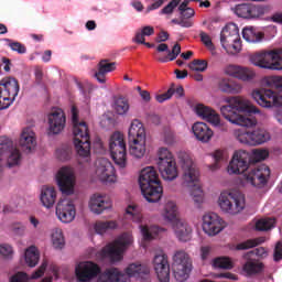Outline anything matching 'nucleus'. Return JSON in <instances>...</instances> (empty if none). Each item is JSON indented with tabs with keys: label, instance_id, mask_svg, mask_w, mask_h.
I'll use <instances>...</instances> for the list:
<instances>
[{
	"label": "nucleus",
	"instance_id": "nucleus-49",
	"mask_svg": "<svg viewBox=\"0 0 282 282\" xmlns=\"http://www.w3.org/2000/svg\"><path fill=\"white\" fill-rule=\"evenodd\" d=\"M213 265L214 268H220L223 270H232L234 268V264L230 258H226V257L214 259Z\"/></svg>",
	"mask_w": 282,
	"mask_h": 282
},
{
	"label": "nucleus",
	"instance_id": "nucleus-10",
	"mask_svg": "<svg viewBox=\"0 0 282 282\" xmlns=\"http://www.w3.org/2000/svg\"><path fill=\"white\" fill-rule=\"evenodd\" d=\"M220 43L228 54L241 52V36L236 24H227L220 32Z\"/></svg>",
	"mask_w": 282,
	"mask_h": 282
},
{
	"label": "nucleus",
	"instance_id": "nucleus-1",
	"mask_svg": "<svg viewBox=\"0 0 282 282\" xmlns=\"http://www.w3.org/2000/svg\"><path fill=\"white\" fill-rule=\"evenodd\" d=\"M225 102L227 105L220 107V112L231 124L247 128L257 126V119L254 117L243 116V113H259V108L252 106L250 101L241 97H227L225 98Z\"/></svg>",
	"mask_w": 282,
	"mask_h": 282
},
{
	"label": "nucleus",
	"instance_id": "nucleus-9",
	"mask_svg": "<svg viewBox=\"0 0 282 282\" xmlns=\"http://www.w3.org/2000/svg\"><path fill=\"white\" fill-rule=\"evenodd\" d=\"M223 213L239 215L246 208V198L239 192H223L218 198Z\"/></svg>",
	"mask_w": 282,
	"mask_h": 282
},
{
	"label": "nucleus",
	"instance_id": "nucleus-8",
	"mask_svg": "<svg viewBox=\"0 0 282 282\" xmlns=\"http://www.w3.org/2000/svg\"><path fill=\"white\" fill-rule=\"evenodd\" d=\"M133 243V236L129 232L122 234L112 243L106 246L101 250V257L104 259H110L112 263L116 261H122V253Z\"/></svg>",
	"mask_w": 282,
	"mask_h": 282
},
{
	"label": "nucleus",
	"instance_id": "nucleus-32",
	"mask_svg": "<svg viewBox=\"0 0 282 282\" xmlns=\"http://www.w3.org/2000/svg\"><path fill=\"white\" fill-rule=\"evenodd\" d=\"M156 52H166L167 55L163 57H158L159 63H169L170 61H175L180 54H182V46L180 43L174 44L172 51L169 50V44L161 43L156 46Z\"/></svg>",
	"mask_w": 282,
	"mask_h": 282
},
{
	"label": "nucleus",
	"instance_id": "nucleus-38",
	"mask_svg": "<svg viewBox=\"0 0 282 282\" xmlns=\"http://www.w3.org/2000/svg\"><path fill=\"white\" fill-rule=\"evenodd\" d=\"M140 228L144 241H152V239H156V237H160V235L165 231L164 228H160L158 226L149 227L141 225Z\"/></svg>",
	"mask_w": 282,
	"mask_h": 282
},
{
	"label": "nucleus",
	"instance_id": "nucleus-6",
	"mask_svg": "<svg viewBox=\"0 0 282 282\" xmlns=\"http://www.w3.org/2000/svg\"><path fill=\"white\" fill-rule=\"evenodd\" d=\"M128 140L130 144V155L133 158H144L147 153V130L140 120L134 119L128 131Z\"/></svg>",
	"mask_w": 282,
	"mask_h": 282
},
{
	"label": "nucleus",
	"instance_id": "nucleus-64",
	"mask_svg": "<svg viewBox=\"0 0 282 282\" xmlns=\"http://www.w3.org/2000/svg\"><path fill=\"white\" fill-rule=\"evenodd\" d=\"M47 269V262H43L39 270H36L32 275L31 279H41L43 274H45V270Z\"/></svg>",
	"mask_w": 282,
	"mask_h": 282
},
{
	"label": "nucleus",
	"instance_id": "nucleus-28",
	"mask_svg": "<svg viewBox=\"0 0 282 282\" xmlns=\"http://www.w3.org/2000/svg\"><path fill=\"white\" fill-rule=\"evenodd\" d=\"M57 186L64 195L74 193V172L68 167H62L57 173Z\"/></svg>",
	"mask_w": 282,
	"mask_h": 282
},
{
	"label": "nucleus",
	"instance_id": "nucleus-61",
	"mask_svg": "<svg viewBox=\"0 0 282 282\" xmlns=\"http://www.w3.org/2000/svg\"><path fill=\"white\" fill-rule=\"evenodd\" d=\"M13 252L12 246L8 243L0 245V254H2V257L10 258Z\"/></svg>",
	"mask_w": 282,
	"mask_h": 282
},
{
	"label": "nucleus",
	"instance_id": "nucleus-45",
	"mask_svg": "<svg viewBox=\"0 0 282 282\" xmlns=\"http://www.w3.org/2000/svg\"><path fill=\"white\" fill-rule=\"evenodd\" d=\"M155 29L151 25L143 26L141 31H138L133 37V43H144L145 36H153Z\"/></svg>",
	"mask_w": 282,
	"mask_h": 282
},
{
	"label": "nucleus",
	"instance_id": "nucleus-34",
	"mask_svg": "<svg viewBox=\"0 0 282 282\" xmlns=\"http://www.w3.org/2000/svg\"><path fill=\"white\" fill-rule=\"evenodd\" d=\"M192 131L195 138L199 140V142H210L214 135L213 130L205 122L194 123L192 127Z\"/></svg>",
	"mask_w": 282,
	"mask_h": 282
},
{
	"label": "nucleus",
	"instance_id": "nucleus-20",
	"mask_svg": "<svg viewBox=\"0 0 282 282\" xmlns=\"http://www.w3.org/2000/svg\"><path fill=\"white\" fill-rule=\"evenodd\" d=\"M96 175L100 182L113 184L116 182V167L109 159L101 158L96 161Z\"/></svg>",
	"mask_w": 282,
	"mask_h": 282
},
{
	"label": "nucleus",
	"instance_id": "nucleus-23",
	"mask_svg": "<svg viewBox=\"0 0 282 282\" xmlns=\"http://www.w3.org/2000/svg\"><path fill=\"white\" fill-rule=\"evenodd\" d=\"M56 215L63 224H72L76 219V206L69 198H62L56 205Z\"/></svg>",
	"mask_w": 282,
	"mask_h": 282
},
{
	"label": "nucleus",
	"instance_id": "nucleus-25",
	"mask_svg": "<svg viewBox=\"0 0 282 282\" xmlns=\"http://www.w3.org/2000/svg\"><path fill=\"white\" fill-rule=\"evenodd\" d=\"M153 265L160 282L171 281V265L166 253L156 254L153 259Z\"/></svg>",
	"mask_w": 282,
	"mask_h": 282
},
{
	"label": "nucleus",
	"instance_id": "nucleus-24",
	"mask_svg": "<svg viewBox=\"0 0 282 282\" xmlns=\"http://www.w3.org/2000/svg\"><path fill=\"white\" fill-rule=\"evenodd\" d=\"M75 274L79 282H89L100 276V267L91 261L82 262L75 268Z\"/></svg>",
	"mask_w": 282,
	"mask_h": 282
},
{
	"label": "nucleus",
	"instance_id": "nucleus-26",
	"mask_svg": "<svg viewBox=\"0 0 282 282\" xmlns=\"http://www.w3.org/2000/svg\"><path fill=\"white\" fill-rule=\"evenodd\" d=\"M203 230L209 237H215V235H219L220 230H224V220L215 213L206 214L203 217Z\"/></svg>",
	"mask_w": 282,
	"mask_h": 282
},
{
	"label": "nucleus",
	"instance_id": "nucleus-27",
	"mask_svg": "<svg viewBox=\"0 0 282 282\" xmlns=\"http://www.w3.org/2000/svg\"><path fill=\"white\" fill-rule=\"evenodd\" d=\"M225 74H227V76H231L232 78H237L238 80H242V83H250L257 78V73L254 69L239 65L227 66L225 68Z\"/></svg>",
	"mask_w": 282,
	"mask_h": 282
},
{
	"label": "nucleus",
	"instance_id": "nucleus-47",
	"mask_svg": "<svg viewBox=\"0 0 282 282\" xmlns=\"http://www.w3.org/2000/svg\"><path fill=\"white\" fill-rule=\"evenodd\" d=\"M52 243L56 250H63V248H65V237L63 236V230L55 229L53 231Z\"/></svg>",
	"mask_w": 282,
	"mask_h": 282
},
{
	"label": "nucleus",
	"instance_id": "nucleus-39",
	"mask_svg": "<svg viewBox=\"0 0 282 282\" xmlns=\"http://www.w3.org/2000/svg\"><path fill=\"white\" fill-rule=\"evenodd\" d=\"M242 39H245L247 43H259L263 39V33L257 31L254 26H246L242 30Z\"/></svg>",
	"mask_w": 282,
	"mask_h": 282
},
{
	"label": "nucleus",
	"instance_id": "nucleus-51",
	"mask_svg": "<svg viewBox=\"0 0 282 282\" xmlns=\"http://www.w3.org/2000/svg\"><path fill=\"white\" fill-rule=\"evenodd\" d=\"M126 213L130 215L131 219L137 224H140V221H142V213L140 212V207H138V205L128 206Z\"/></svg>",
	"mask_w": 282,
	"mask_h": 282
},
{
	"label": "nucleus",
	"instance_id": "nucleus-7",
	"mask_svg": "<svg viewBox=\"0 0 282 282\" xmlns=\"http://www.w3.org/2000/svg\"><path fill=\"white\" fill-rule=\"evenodd\" d=\"M252 98L256 102L264 109H272V107H280L275 112V120L282 124V96L272 89H257L252 91Z\"/></svg>",
	"mask_w": 282,
	"mask_h": 282
},
{
	"label": "nucleus",
	"instance_id": "nucleus-56",
	"mask_svg": "<svg viewBox=\"0 0 282 282\" xmlns=\"http://www.w3.org/2000/svg\"><path fill=\"white\" fill-rule=\"evenodd\" d=\"M182 0H172L161 10V14H173V10L180 6Z\"/></svg>",
	"mask_w": 282,
	"mask_h": 282
},
{
	"label": "nucleus",
	"instance_id": "nucleus-33",
	"mask_svg": "<svg viewBox=\"0 0 282 282\" xmlns=\"http://www.w3.org/2000/svg\"><path fill=\"white\" fill-rule=\"evenodd\" d=\"M116 72V62H109V59H101L97 65V72L95 73V78L98 83L105 85L107 83V74Z\"/></svg>",
	"mask_w": 282,
	"mask_h": 282
},
{
	"label": "nucleus",
	"instance_id": "nucleus-59",
	"mask_svg": "<svg viewBox=\"0 0 282 282\" xmlns=\"http://www.w3.org/2000/svg\"><path fill=\"white\" fill-rule=\"evenodd\" d=\"M173 94H175V88H173V87L169 88L166 93L158 95L155 97L156 101L158 102H164L166 100H170V98H173Z\"/></svg>",
	"mask_w": 282,
	"mask_h": 282
},
{
	"label": "nucleus",
	"instance_id": "nucleus-37",
	"mask_svg": "<svg viewBox=\"0 0 282 282\" xmlns=\"http://www.w3.org/2000/svg\"><path fill=\"white\" fill-rule=\"evenodd\" d=\"M40 199L45 208H52L56 204V189L52 186H43Z\"/></svg>",
	"mask_w": 282,
	"mask_h": 282
},
{
	"label": "nucleus",
	"instance_id": "nucleus-40",
	"mask_svg": "<svg viewBox=\"0 0 282 282\" xmlns=\"http://www.w3.org/2000/svg\"><path fill=\"white\" fill-rule=\"evenodd\" d=\"M163 218L165 219V221H180V219H177V205L173 202V200H169L163 209Z\"/></svg>",
	"mask_w": 282,
	"mask_h": 282
},
{
	"label": "nucleus",
	"instance_id": "nucleus-55",
	"mask_svg": "<svg viewBox=\"0 0 282 282\" xmlns=\"http://www.w3.org/2000/svg\"><path fill=\"white\" fill-rule=\"evenodd\" d=\"M267 85L282 91V76L275 75L267 78Z\"/></svg>",
	"mask_w": 282,
	"mask_h": 282
},
{
	"label": "nucleus",
	"instance_id": "nucleus-41",
	"mask_svg": "<svg viewBox=\"0 0 282 282\" xmlns=\"http://www.w3.org/2000/svg\"><path fill=\"white\" fill-rule=\"evenodd\" d=\"M242 271L247 276H252V274H259V272H263V263L259 261L248 260L243 267Z\"/></svg>",
	"mask_w": 282,
	"mask_h": 282
},
{
	"label": "nucleus",
	"instance_id": "nucleus-50",
	"mask_svg": "<svg viewBox=\"0 0 282 282\" xmlns=\"http://www.w3.org/2000/svg\"><path fill=\"white\" fill-rule=\"evenodd\" d=\"M126 213L130 215L131 219L137 224H140V221H142V213L140 212V207H138V205L128 206Z\"/></svg>",
	"mask_w": 282,
	"mask_h": 282
},
{
	"label": "nucleus",
	"instance_id": "nucleus-2",
	"mask_svg": "<svg viewBox=\"0 0 282 282\" xmlns=\"http://www.w3.org/2000/svg\"><path fill=\"white\" fill-rule=\"evenodd\" d=\"M131 276L142 282L151 281V269L149 265L141 263L129 264L126 273L116 268H110L98 275L97 282H130Z\"/></svg>",
	"mask_w": 282,
	"mask_h": 282
},
{
	"label": "nucleus",
	"instance_id": "nucleus-52",
	"mask_svg": "<svg viewBox=\"0 0 282 282\" xmlns=\"http://www.w3.org/2000/svg\"><path fill=\"white\" fill-rule=\"evenodd\" d=\"M193 72H206L208 69V62L205 59H194L188 65Z\"/></svg>",
	"mask_w": 282,
	"mask_h": 282
},
{
	"label": "nucleus",
	"instance_id": "nucleus-63",
	"mask_svg": "<svg viewBox=\"0 0 282 282\" xmlns=\"http://www.w3.org/2000/svg\"><path fill=\"white\" fill-rule=\"evenodd\" d=\"M273 260L279 262L282 261V242L279 241L275 245L274 252H273Z\"/></svg>",
	"mask_w": 282,
	"mask_h": 282
},
{
	"label": "nucleus",
	"instance_id": "nucleus-30",
	"mask_svg": "<svg viewBox=\"0 0 282 282\" xmlns=\"http://www.w3.org/2000/svg\"><path fill=\"white\" fill-rule=\"evenodd\" d=\"M173 230L176 239L183 243H186L193 239V228L182 219L176 220L173 224Z\"/></svg>",
	"mask_w": 282,
	"mask_h": 282
},
{
	"label": "nucleus",
	"instance_id": "nucleus-14",
	"mask_svg": "<svg viewBox=\"0 0 282 282\" xmlns=\"http://www.w3.org/2000/svg\"><path fill=\"white\" fill-rule=\"evenodd\" d=\"M109 151L111 158L119 169L127 167V143L124 142V135L120 132H115L110 137Z\"/></svg>",
	"mask_w": 282,
	"mask_h": 282
},
{
	"label": "nucleus",
	"instance_id": "nucleus-31",
	"mask_svg": "<svg viewBox=\"0 0 282 282\" xmlns=\"http://www.w3.org/2000/svg\"><path fill=\"white\" fill-rule=\"evenodd\" d=\"M89 208L95 215H100L107 208H111V202L105 195L95 194L90 197Z\"/></svg>",
	"mask_w": 282,
	"mask_h": 282
},
{
	"label": "nucleus",
	"instance_id": "nucleus-13",
	"mask_svg": "<svg viewBox=\"0 0 282 282\" xmlns=\"http://www.w3.org/2000/svg\"><path fill=\"white\" fill-rule=\"evenodd\" d=\"M19 80L14 77H4L0 80V110L8 109L19 96Z\"/></svg>",
	"mask_w": 282,
	"mask_h": 282
},
{
	"label": "nucleus",
	"instance_id": "nucleus-54",
	"mask_svg": "<svg viewBox=\"0 0 282 282\" xmlns=\"http://www.w3.org/2000/svg\"><path fill=\"white\" fill-rule=\"evenodd\" d=\"M268 155H270V152H268V150H253L251 155V164H253L254 162H263V160H265Z\"/></svg>",
	"mask_w": 282,
	"mask_h": 282
},
{
	"label": "nucleus",
	"instance_id": "nucleus-11",
	"mask_svg": "<svg viewBox=\"0 0 282 282\" xmlns=\"http://www.w3.org/2000/svg\"><path fill=\"white\" fill-rule=\"evenodd\" d=\"M159 171L163 180L167 182H173V180H177V163L175 159H173V154L166 148H161L159 150V162H158Z\"/></svg>",
	"mask_w": 282,
	"mask_h": 282
},
{
	"label": "nucleus",
	"instance_id": "nucleus-62",
	"mask_svg": "<svg viewBox=\"0 0 282 282\" xmlns=\"http://www.w3.org/2000/svg\"><path fill=\"white\" fill-rule=\"evenodd\" d=\"M275 61H274V70L282 69V48H275Z\"/></svg>",
	"mask_w": 282,
	"mask_h": 282
},
{
	"label": "nucleus",
	"instance_id": "nucleus-60",
	"mask_svg": "<svg viewBox=\"0 0 282 282\" xmlns=\"http://www.w3.org/2000/svg\"><path fill=\"white\" fill-rule=\"evenodd\" d=\"M30 276L25 272H18L11 279L10 282H28Z\"/></svg>",
	"mask_w": 282,
	"mask_h": 282
},
{
	"label": "nucleus",
	"instance_id": "nucleus-48",
	"mask_svg": "<svg viewBox=\"0 0 282 282\" xmlns=\"http://www.w3.org/2000/svg\"><path fill=\"white\" fill-rule=\"evenodd\" d=\"M115 111L118 116H124L129 111V100L124 97H119L115 100Z\"/></svg>",
	"mask_w": 282,
	"mask_h": 282
},
{
	"label": "nucleus",
	"instance_id": "nucleus-5",
	"mask_svg": "<svg viewBox=\"0 0 282 282\" xmlns=\"http://www.w3.org/2000/svg\"><path fill=\"white\" fill-rule=\"evenodd\" d=\"M70 113L76 152L80 158H89L91 155L89 127H87V122L78 120V108L76 106H72Z\"/></svg>",
	"mask_w": 282,
	"mask_h": 282
},
{
	"label": "nucleus",
	"instance_id": "nucleus-46",
	"mask_svg": "<svg viewBox=\"0 0 282 282\" xmlns=\"http://www.w3.org/2000/svg\"><path fill=\"white\" fill-rule=\"evenodd\" d=\"M276 220L274 218H261L256 223V230L260 232H265L268 230H272Z\"/></svg>",
	"mask_w": 282,
	"mask_h": 282
},
{
	"label": "nucleus",
	"instance_id": "nucleus-53",
	"mask_svg": "<svg viewBox=\"0 0 282 282\" xmlns=\"http://www.w3.org/2000/svg\"><path fill=\"white\" fill-rule=\"evenodd\" d=\"M56 158L61 160V162H65L72 158V148L69 145H63L56 150Z\"/></svg>",
	"mask_w": 282,
	"mask_h": 282
},
{
	"label": "nucleus",
	"instance_id": "nucleus-29",
	"mask_svg": "<svg viewBox=\"0 0 282 282\" xmlns=\"http://www.w3.org/2000/svg\"><path fill=\"white\" fill-rule=\"evenodd\" d=\"M194 111L198 118H202V120L209 122V124H213L214 127H219L221 119L219 118V113L213 108L205 106L204 104H198L195 106Z\"/></svg>",
	"mask_w": 282,
	"mask_h": 282
},
{
	"label": "nucleus",
	"instance_id": "nucleus-43",
	"mask_svg": "<svg viewBox=\"0 0 282 282\" xmlns=\"http://www.w3.org/2000/svg\"><path fill=\"white\" fill-rule=\"evenodd\" d=\"M261 243H265L264 237L248 239L246 241L239 242L236 246V250H250V248H257V246H261Z\"/></svg>",
	"mask_w": 282,
	"mask_h": 282
},
{
	"label": "nucleus",
	"instance_id": "nucleus-16",
	"mask_svg": "<svg viewBox=\"0 0 282 282\" xmlns=\"http://www.w3.org/2000/svg\"><path fill=\"white\" fill-rule=\"evenodd\" d=\"M243 178L247 184L254 186V188H263L270 180V167L265 164L251 167L243 174Z\"/></svg>",
	"mask_w": 282,
	"mask_h": 282
},
{
	"label": "nucleus",
	"instance_id": "nucleus-21",
	"mask_svg": "<svg viewBox=\"0 0 282 282\" xmlns=\"http://www.w3.org/2000/svg\"><path fill=\"white\" fill-rule=\"evenodd\" d=\"M267 11L268 8L254 3L237 4L234 9L235 14L240 17V19H259V17H263Z\"/></svg>",
	"mask_w": 282,
	"mask_h": 282
},
{
	"label": "nucleus",
	"instance_id": "nucleus-18",
	"mask_svg": "<svg viewBox=\"0 0 282 282\" xmlns=\"http://www.w3.org/2000/svg\"><path fill=\"white\" fill-rule=\"evenodd\" d=\"M237 140L241 144H249L250 147H257L259 144H264L270 140V132H267L265 129H257L253 131L240 132L237 135Z\"/></svg>",
	"mask_w": 282,
	"mask_h": 282
},
{
	"label": "nucleus",
	"instance_id": "nucleus-58",
	"mask_svg": "<svg viewBox=\"0 0 282 282\" xmlns=\"http://www.w3.org/2000/svg\"><path fill=\"white\" fill-rule=\"evenodd\" d=\"M9 47L12 50V52H17L18 54H25V52H28L25 45L20 42H10Z\"/></svg>",
	"mask_w": 282,
	"mask_h": 282
},
{
	"label": "nucleus",
	"instance_id": "nucleus-36",
	"mask_svg": "<svg viewBox=\"0 0 282 282\" xmlns=\"http://www.w3.org/2000/svg\"><path fill=\"white\" fill-rule=\"evenodd\" d=\"M218 89L223 94H241L243 87L241 84L231 80L230 78H220L218 80Z\"/></svg>",
	"mask_w": 282,
	"mask_h": 282
},
{
	"label": "nucleus",
	"instance_id": "nucleus-15",
	"mask_svg": "<svg viewBox=\"0 0 282 282\" xmlns=\"http://www.w3.org/2000/svg\"><path fill=\"white\" fill-rule=\"evenodd\" d=\"M250 164H252V154L245 150H238L234 153L227 171L229 175H241L250 169Z\"/></svg>",
	"mask_w": 282,
	"mask_h": 282
},
{
	"label": "nucleus",
	"instance_id": "nucleus-57",
	"mask_svg": "<svg viewBox=\"0 0 282 282\" xmlns=\"http://www.w3.org/2000/svg\"><path fill=\"white\" fill-rule=\"evenodd\" d=\"M214 160H215V164H212L209 166L210 171H217V169H219L221 165H219V162H221L224 160V152L220 150H217L214 153Z\"/></svg>",
	"mask_w": 282,
	"mask_h": 282
},
{
	"label": "nucleus",
	"instance_id": "nucleus-35",
	"mask_svg": "<svg viewBox=\"0 0 282 282\" xmlns=\"http://www.w3.org/2000/svg\"><path fill=\"white\" fill-rule=\"evenodd\" d=\"M20 147H22L24 151H32V149L36 147V134L32 128H24L22 130L20 137Z\"/></svg>",
	"mask_w": 282,
	"mask_h": 282
},
{
	"label": "nucleus",
	"instance_id": "nucleus-3",
	"mask_svg": "<svg viewBox=\"0 0 282 282\" xmlns=\"http://www.w3.org/2000/svg\"><path fill=\"white\" fill-rule=\"evenodd\" d=\"M180 164L183 169V184L188 188H192L191 196L195 204H202L204 202V191L199 186V170L193 162V158L188 152L178 153Z\"/></svg>",
	"mask_w": 282,
	"mask_h": 282
},
{
	"label": "nucleus",
	"instance_id": "nucleus-4",
	"mask_svg": "<svg viewBox=\"0 0 282 282\" xmlns=\"http://www.w3.org/2000/svg\"><path fill=\"white\" fill-rule=\"evenodd\" d=\"M139 186L143 197L150 204H155L159 199H162V194L164 189L162 187V182H160V176L158 171L153 166H147L141 170L139 175Z\"/></svg>",
	"mask_w": 282,
	"mask_h": 282
},
{
	"label": "nucleus",
	"instance_id": "nucleus-44",
	"mask_svg": "<svg viewBox=\"0 0 282 282\" xmlns=\"http://www.w3.org/2000/svg\"><path fill=\"white\" fill-rule=\"evenodd\" d=\"M116 228H118V223H116V220L97 221L95 224V231L97 235H105L107 230H116Z\"/></svg>",
	"mask_w": 282,
	"mask_h": 282
},
{
	"label": "nucleus",
	"instance_id": "nucleus-12",
	"mask_svg": "<svg viewBox=\"0 0 282 282\" xmlns=\"http://www.w3.org/2000/svg\"><path fill=\"white\" fill-rule=\"evenodd\" d=\"M172 270L174 272V279L178 282L186 281L191 274V270H193L191 256L182 249L176 250L173 254Z\"/></svg>",
	"mask_w": 282,
	"mask_h": 282
},
{
	"label": "nucleus",
	"instance_id": "nucleus-19",
	"mask_svg": "<svg viewBox=\"0 0 282 282\" xmlns=\"http://www.w3.org/2000/svg\"><path fill=\"white\" fill-rule=\"evenodd\" d=\"M274 61H276V51H260L250 55V63L260 69L274 70Z\"/></svg>",
	"mask_w": 282,
	"mask_h": 282
},
{
	"label": "nucleus",
	"instance_id": "nucleus-22",
	"mask_svg": "<svg viewBox=\"0 0 282 282\" xmlns=\"http://www.w3.org/2000/svg\"><path fill=\"white\" fill-rule=\"evenodd\" d=\"M67 122V117H65V112L61 108H55L48 115V135H58V133H63L65 130V124Z\"/></svg>",
	"mask_w": 282,
	"mask_h": 282
},
{
	"label": "nucleus",
	"instance_id": "nucleus-42",
	"mask_svg": "<svg viewBox=\"0 0 282 282\" xmlns=\"http://www.w3.org/2000/svg\"><path fill=\"white\" fill-rule=\"evenodd\" d=\"M25 257V263L29 268H35L39 263L40 254L39 249L36 247L31 246L25 250L24 253Z\"/></svg>",
	"mask_w": 282,
	"mask_h": 282
},
{
	"label": "nucleus",
	"instance_id": "nucleus-17",
	"mask_svg": "<svg viewBox=\"0 0 282 282\" xmlns=\"http://www.w3.org/2000/svg\"><path fill=\"white\" fill-rule=\"evenodd\" d=\"M8 156L7 166H18L21 162V152L14 148V143L8 137L0 138V161Z\"/></svg>",
	"mask_w": 282,
	"mask_h": 282
}]
</instances>
